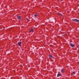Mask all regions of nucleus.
<instances>
[{
    "instance_id": "obj_1",
    "label": "nucleus",
    "mask_w": 79,
    "mask_h": 79,
    "mask_svg": "<svg viewBox=\"0 0 79 79\" xmlns=\"http://www.w3.org/2000/svg\"><path fill=\"white\" fill-rule=\"evenodd\" d=\"M72 20L73 21H75V22H77V23H78V22H79V20L76 19H72Z\"/></svg>"
},
{
    "instance_id": "obj_2",
    "label": "nucleus",
    "mask_w": 79,
    "mask_h": 79,
    "mask_svg": "<svg viewBox=\"0 0 79 79\" xmlns=\"http://www.w3.org/2000/svg\"><path fill=\"white\" fill-rule=\"evenodd\" d=\"M58 74H57V77H59V76H61V73H60V72H58Z\"/></svg>"
},
{
    "instance_id": "obj_3",
    "label": "nucleus",
    "mask_w": 79,
    "mask_h": 79,
    "mask_svg": "<svg viewBox=\"0 0 79 79\" xmlns=\"http://www.w3.org/2000/svg\"><path fill=\"white\" fill-rule=\"evenodd\" d=\"M69 44L70 45V46H71V47H75V45H74V44H73L72 43H70Z\"/></svg>"
},
{
    "instance_id": "obj_4",
    "label": "nucleus",
    "mask_w": 79,
    "mask_h": 79,
    "mask_svg": "<svg viewBox=\"0 0 79 79\" xmlns=\"http://www.w3.org/2000/svg\"><path fill=\"white\" fill-rule=\"evenodd\" d=\"M49 58H51V59L52 58L53 59L54 58V57H53V56H52L51 55H49Z\"/></svg>"
},
{
    "instance_id": "obj_5",
    "label": "nucleus",
    "mask_w": 79,
    "mask_h": 79,
    "mask_svg": "<svg viewBox=\"0 0 79 79\" xmlns=\"http://www.w3.org/2000/svg\"><path fill=\"white\" fill-rule=\"evenodd\" d=\"M65 71V69H63L61 70V73H64V71Z\"/></svg>"
},
{
    "instance_id": "obj_6",
    "label": "nucleus",
    "mask_w": 79,
    "mask_h": 79,
    "mask_svg": "<svg viewBox=\"0 0 79 79\" xmlns=\"http://www.w3.org/2000/svg\"><path fill=\"white\" fill-rule=\"evenodd\" d=\"M34 32V29H31L30 31H29V33H30V32Z\"/></svg>"
},
{
    "instance_id": "obj_7",
    "label": "nucleus",
    "mask_w": 79,
    "mask_h": 79,
    "mask_svg": "<svg viewBox=\"0 0 79 79\" xmlns=\"http://www.w3.org/2000/svg\"><path fill=\"white\" fill-rule=\"evenodd\" d=\"M17 18L19 20H21V16H18L17 17Z\"/></svg>"
},
{
    "instance_id": "obj_8",
    "label": "nucleus",
    "mask_w": 79,
    "mask_h": 79,
    "mask_svg": "<svg viewBox=\"0 0 79 79\" xmlns=\"http://www.w3.org/2000/svg\"><path fill=\"white\" fill-rule=\"evenodd\" d=\"M21 43H22L21 42H18V44L19 45V46H20V47H21Z\"/></svg>"
},
{
    "instance_id": "obj_9",
    "label": "nucleus",
    "mask_w": 79,
    "mask_h": 79,
    "mask_svg": "<svg viewBox=\"0 0 79 79\" xmlns=\"http://www.w3.org/2000/svg\"><path fill=\"white\" fill-rule=\"evenodd\" d=\"M34 16L35 18H37V17L38 16V15H37V14H35L34 15Z\"/></svg>"
},
{
    "instance_id": "obj_10",
    "label": "nucleus",
    "mask_w": 79,
    "mask_h": 79,
    "mask_svg": "<svg viewBox=\"0 0 79 79\" xmlns=\"http://www.w3.org/2000/svg\"><path fill=\"white\" fill-rule=\"evenodd\" d=\"M73 74H75V72H73Z\"/></svg>"
},
{
    "instance_id": "obj_11",
    "label": "nucleus",
    "mask_w": 79,
    "mask_h": 79,
    "mask_svg": "<svg viewBox=\"0 0 79 79\" xmlns=\"http://www.w3.org/2000/svg\"><path fill=\"white\" fill-rule=\"evenodd\" d=\"M58 14L59 15H60V16H62V15L61 14H60L58 13Z\"/></svg>"
},
{
    "instance_id": "obj_12",
    "label": "nucleus",
    "mask_w": 79,
    "mask_h": 79,
    "mask_svg": "<svg viewBox=\"0 0 79 79\" xmlns=\"http://www.w3.org/2000/svg\"><path fill=\"white\" fill-rule=\"evenodd\" d=\"M27 20L28 21H29V19H28L27 18Z\"/></svg>"
}]
</instances>
